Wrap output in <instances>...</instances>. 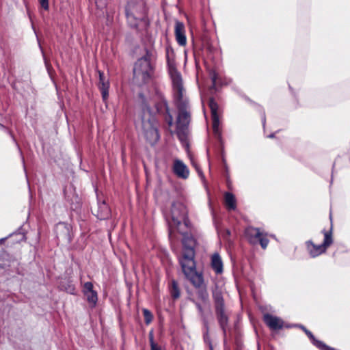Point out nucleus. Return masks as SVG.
Returning <instances> with one entry per match:
<instances>
[{
  "label": "nucleus",
  "mask_w": 350,
  "mask_h": 350,
  "mask_svg": "<svg viewBox=\"0 0 350 350\" xmlns=\"http://www.w3.org/2000/svg\"><path fill=\"white\" fill-rule=\"evenodd\" d=\"M170 75L172 79L174 103L178 108L177 130L178 134L185 133L190 120V106L187 98L185 96L181 75L174 68L170 67Z\"/></svg>",
  "instance_id": "1"
},
{
  "label": "nucleus",
  "mask_w": 350,
  "mask_h": 350,
  "mask_svg": "<svg viewBox=\"0 0 350 350\" xmlns=\"http://www.w3.org/2000/svg\"><path fill=\"white\" fill-rule=\"evenodd\" d=\"M183 252L179 257V263L185 277L197 288L202 286L203 276L198 273L196 269L195 247L196 241L193 237L188 233L184 234L182 239Z\"/></svg>",
  "instance_id": "2"
},
{
  "label": "nucleus",
  "mask_w": 350,
  "mask_h": 350,
  "mask_svg": "<svg viewBox=\"0 0 350 350\" xmlns=\"http://www.w3.org/2000/svg\"><path fill=\"white\" fill-rule=\"evenodd\" d=\"M136 126L141 129L143 135L150 145L153 146L159 141L160 136L157 118L150 107L145 103L142 105Z\"/></svg>",
  "instance_id": "3"
},
{
  "label": "nucleus",
  "mask_w": 350,
  "mask_h": 350,
  "mask_svg": "<svg viewBox=\"0 0 350 350\" xmlns=\"http://www.w3.org/2000/svg\"><path fill=\"white\" fill-rule=\"evenodd\" d=\"M125 14L127 23L131 28L140 31L148 27V21L144 0L129 1L125 8Z\"/></svg>",
  "instance_id": "4"
},
{
  "label": "nucleus",
  "mask_w": 350,
  "mask_h": 350,
  "mask_svg": "<svg viewBox=\"0 0 350 350\" xmlns=\"http://www.w3.org/2000/svg\"><path fill=\"white\" fill-rule=\"evenodd\" d=\"M152 53L146 49L145 55L139 58L133 68V77L139 85L149 83L154 72V66L152 63Z\"/></svg>",
  "instance_id": "5"
},
{
  "label": "nucleus",
  "mask_w": 350,
  "mask_h": 350,
  "mask_svg": "<svg viewBox=\"0 0 350 350\" xmlns=\"http://www.w3.org/2000/svg\"><path fill=\"white\" fill-rule=\"evenodd\" d=\"M332 230V227L331 226L328 231L325 230H322L324 234V240L320 245H316L310 240L306 242L307 250L311 257L315 258L325 253L327 248L332 244L333 239Z\"/></svg>",
  "instance_id": "6"
},
{
  "label": "nucleus",
  "mask_w": 350,
  "mask_h": 350,
  "mask_svg": "<svg viewBox=\"0 0 350 350\" xmlns=\"http://www.w3.org/2000/svg\"><path fill=\"white\" fill-rule=\"evenodd\" d=\"M182 222L187 226L188 222L187 210L181 202H176L172 204L170 226L178 227Z\"/></svg>",
  "instance_id": "7"
},
{
  "label": "nucleus",
  "mask_w": 350,
  "mask_h": 350,
  "mask_svg": "<svg viewBox=\"0 0 350 350\" xmlns=\"http://www.w3.org/2000/svg\"><path fill=\"white\" fill-rule=\"evenodd\" d=\"M245 234L249 241L255 243L257 239L262 249H266L269 244V239L267 238V234L263 233L258 228L249 227L245 230Z\"/></svg>",
  "instance_id": "8"
},
{
  "label": "nucleus",
  "mask_w": 350,
  "mask_h": 350,
  "mask_svg": "<svg viewBox=\"0 0 350 350\" xmlns=\"http://www.w3.org/2000/svg\"><path fill=\"white\" fill-rule=\"evenodd\" d=\"M208 106L211 112L213 130L214 134L217 137H221V131L219 130V118L218 115L219 106L213 98H211L209 99Z\"/></svg>",
  "instance_id": "9"
},
{
  "label": "nucleus",
  "mask_w": 350,
  "mask_h": 350,
  "mask_svg": "<svg viewBox=\"0 0 350 350\" xmlns=\"http://www.w3.org/2000/svg\"><path fill=\"white\" fill-rule=\"evenodd\" d=\"M55 232L57 239L68 243L71 242L70 227L68 224L64 222L58 223L55 226Z\"/></svg>",
  "instance_id": "10"
},
{
  "label": "nucleus",
  "mask_w": 350,
  "mask_h": 350,
  "mask_svg": "<svg viewBox=\"0 0 350 350\" xmlns=\"http://www.w3.org/2000/svg\"><path fill=\"white\" fill-rule=\"evenodd\" d=\"M263 321L272 330L281 329L284 325V322L280 318L268 313L263 315Z\"/></svg>",
  "instance_id": "11"
},
{
  "label": "nucleus",
  "mask_w": 350,
  "mask_h": 350,
  "mask_svg": "<svg viewBox=\"0 0 350 350\" xmlns=\"http://www.w3.org/2000/svg\"><path fill=\"white\" fill-rule=\"evenodd\" d=\"M172 170L178 178L187 179L189 177V170L187 166L179 159L174 161Z\"/></svg>",
  "instance_id": "12"
},
{
  "label": "nucleus",
  "mask_w": 350,
  "mask_h": 350,
  "mask_svg": "<svg viewBox=\"0 0 350 350\" xmlns=\"http://www.w3.org/2000/svg\"><path fill=\"white\" fill-rule=\"evenodd\" d=\"M83 294L86 297L88 302L94 307L98 301L97 293L93 289V284L87 282L83 285Z\"/></svg>",
  "instance_id": "13"
},
{
  "label": "nucleus",
  "mask_w": 350,
  "mask_h": 350,
  "mask_svg": "<svg viewBox=\"0 0 350 350\" xmlns=\"http://www.w3.org/2000/svg\"><path fill=\"white\" fill-rule=\"evenodd\" d=\"M212 297L214 301L215 310L224 309L225 302L223 296L222 290L215 286L212 291Z\"/></svg>",
  "instance_id": "14"
},
{
  "label": "nucleus",
  "mask_w": 350,
  "mask_h": 350,
  "mask_svg": "<svg viewBox=\"0 0 350 350\" xmlns=\"http://www.w3.org/2000/svg\"><path fill=\"white\" fill-rule=\"evenodd\" d=\"M158 113L163 114L164 119L169 126L173 124V117L170 112L169 107L166 100H163L156 105Z\"/></svg>",
  "instance_id": "15"
},
{
  "label": "nucleus",
  "mask_w": 350,
  "mask_h": 350,
  "mask_svg": "<svg viewBox=\"0 0 350 350\" xmlns=\"http://www.w3.org/2000/svg\"><path fill=\"white\" fill-rule=\"evenodd\" d=\"M175 36L178 44L180 46H185L187 43L184 24L176 21L175 24Z\"/></svg>",
  "instance_id": "16"
},
{
  "label": "nucleus",
  "mask_w": 350,
  "mask_h": 350,
  "mask_svg": "<svg viewBox=\"0 0 350 350\" xmlns=\"http://www.w3.org/2000/svg\"><path fill=\"white\" fill-rule=\"evenodd\" d=\"M215 314L217 317V319L218 321L219 325L221 329L223 331V334L224 337L226 336V327L228 324V317L225 312L224 309H219L215 310Z\"/></svg>",
  "instance_id": "17"
},
{
  "label": "nucleus",
  "mask_w": 350,
  "mask_h": 350,
  "mask_svg": "<svg viewBox=\"0 0 350 350\" xmlns=\"http://www.w3.org/2000/svg\"><path fill=\"white\" fill-rule=\"evenodd\" d=\"M211 267L217 273L223 272V262L220 255L216 252L211 256Z\"/></svg>",
  "instance_id": "18"
},
{
  "label": "nucleus",
  "mask_w": 350,
  "mask_h": 350,
  "mask_svg": "<svg viewBox=\"0 0 350 350\" xmlns=\"http://www.w3.org/2000/svg\"><path fill=\"white\" fill-rule=\"evenodd\" d=\"M110 215V209L105 201L98 203V213L96 217L100 219H105Z\"/></svg>",
  "instance_id": "19"
},
{
  "label": "nucleus",
  "mask_w": 350,
  "mask_h": 350,
  "mask_svg": "<svg viewBox=\"0 0 350 350\" xmlns=\"http://www.w3.org/2000/svg\"><path fill=\"white\" fill-rule=\"evenodd\" d=\"M224 199L228 210H234L236 208V199L232 193L226 192L224 195Z\"/></svg>",
  "instance_id": "20"
},
{
  "label": "nucleus",
  "mask_w": 350,
  "mask_h": 350,
  "mask_svg": "<svg viewBox=\"0 0 350 350\" xmlns=\"http://www.w3.org/2000/svg\"><path fill=\"white\" fill-rule=\"evenodd\" d=\"M297 326L300 327L305 332L307 336L310 338L312 345H314L317 348H318L323 341L317 340L312 334V333L308 329H307L304 325H297Z\"/></svg>",
  "instance_id": "21"
},
{
  "label": "nucleus",
  "mask_w": 350,
  "mask_h": 350,
  "mask_svg": "<svg viewBox=\"0 0 350 350\" xmlns=\"http://www.w3.org/2000/svg\"><path fill=\"white\" fill-rule=\"evenodd\" d=\"M170 293L172 297L174 299L179 298L180 295V292L179 287L178 286V283L174 280L172 281L171 286H170Z\"/></svg>",
  "instance_id": "22"
},
{
  "label": "nucleus",
  "mask_w": 350,
  "mask_h": 350,
  "mask_svg": "<svg viewBox=\"0 0 350 350\" xmlns=\"http://www.w3.org/2000/svg\"><path fill=\"white\" fill-rule=\"evenodd\" d=\"M192 301L193 302V304H195L198 311V313L200 316V318L202 319V323H203V326H206L207 325V323L208 322V319H207V317L206 316L204 312V310H203V308L202 306V305L195 301V300H192Z\"/></svg>",
  "instance_id": "23"
},
{
  "label": "nucleus",
  "mask_w": 350,
  "mask_h": 350,
  "mask_svg": "<svg viewBox=\"0 0 350 350\" xmlns=\"http://www.w3.org/2000/svg\"><path fill=\"white\" fill-rule=\"evenodd\" d=\"M203 339L204 342L208 345L209 350H213L211 339L209 336L208 322L207 323L206 326H204Z\"/></svg>",
  "instance_id": "24"
},
{
  "label": "nucleus",
  "mask_w": 350,
  "mask_h": 350,
  "mask_svg": "<svg viewBox=\"0 0 350 350\" xmlns=\"http://www.w3.org/2000/svg\"><path fill=\"white\" fill-rule=\"evenodd\" d=\"M98 88L101 92L103 100L104 101L107 100L109 97V82L98 84Z\"/></svg>",
  "instance_id": "25"
},
{
  "label": "nucleus",
  "mask_w": 350,
  "mask_h": 350,
  "mask_svg": "<svg viewBox=\"0 0 350 350\" xmlns=\"http://www.w3.org/2000/svg\"><path fill=\"white\" fill-rule=\"evenodd\" d=\"M198 297L203 302L206 303L208 300V293L204 287H200L198 288L197 293Z\"/></svg>",
  "instance_id": "26"
},
{
  "label": "nucleus",
  "mask_w": 350,
  "mask_h": 350,
  "mask_svg": "<svg viewBox=\"0 0 350 350\" xmlns=\"http://www.w3.org/2000/svg\"><path fill=\"white\" fill-rule=\"evenodd\" d=\"M92 2L95 3L96 7L98 10L102 12V14H104L103 10L106 9L107 1L106 0H91Z\"/></svg>",
  "instance_id": "27"
},
{
  "label": "nucleus",
  "mask_w": 350,
  "mask_h": 350,
  "mask_svg": "<svg viewBox=\"0 0 350 350\" xmlns=\"http://www.w3.org/2000/svg\"><path fill=\"white\" fill-rule=\"evenodd\" d=\"M142 312L146 324L149 325L152 321L153 319L152 314L149 310L146 308H144Z\"/></svg>",
  "instance_id": "28"
},
{
  "label": "nucleus",
  "mask_w": 350,
  "mask_h": 350,
  "mask_svg": "<svg viewBox=\"0 0 350 350\" xmlns=\"http://www.w3.org/2000/svg\"><path fill=\"white\" fill-rule=\"evenodd\" d=\"M209 76L212 81V85L211 88L216 89L217 85V77L218 75L217 72L215 70H211L209 72Z\"/></svg>",
  "instance_id": "29"
},
{
  "label": "nucleus",
  "mask_w": 350,
  "mask_h": 350,
  "mask_svg": "<svg viewBox=\"0 0 350 350\" xmlns=\"http://www.w3.org/2000/svg\"><path fill=\"white\" fill-rule=\"evenodd\" d=\"M174 55L173 49L171 47L167 46L166 48V58L169 65H170V59Z\"/></svg>",
  "instance_id": "30"
},
{
  "label": "nucleus",
  "mask_w": 350,
  "mask_h": 350,
  "mask_svg": "<svg viewBox=\"0 0 350 350\" xmlns=\"http://www.w3.org/2000/svg\"><path fill=\"white\" fill-rule=\"evenodd\" d=\"M39 3H40L41 7L44 10H49V0H39Z\"/></svg>",
  "instance_id": "31"
},
{
  "label": "nucleus",
  "mask_w": 350,
  "mask_h": 350,
  "mask_svg": "<svg viewBox=\"0 0 350 350\" xmlns=\"http://www.w3.org/2000/svg\"><path fill=\"white\" fill-rule=\"evenodd\" d=\"M318 349L320 350H337L333 347L327 345L323 342H321V344L319 346Z\"/></svg>",
  "instance_id": "32"
},
{
  "label": "nucleus",
  "mask_w": 350,
  "mask_h": 350,
  "mask_svg": "<svg viewBox=\"0 0 350 350\" xmlns=\"http://www.w3.org/2000/svg\"><path fill=\"white\" fill-rule=\"evenodd\" d=\"M99 73V82L98 84H102L103 83L109 82V80L107 79L104 75L103 72L98 71Z\"/></svg>",
  "instance_id": "33"
},
{
  "label": "nucleus",
  "mask_w": 350,
  "mask_h": 350,
  "mask_svg": "<svg viewBox=\"0 0 350 350\" xmlns=\"http://www.w3.org/2000/svg\"><path fill=\"white\" fill-rule=\"evenodd\" d=\"M150 345L151 350H161V347L155 342H150Z\"/></svg>",
  "instance_id": "34"
},
{
  "label": "nucleus",
  "mask_w": 350,
  "mask_h": 350,
  "mask_svg": "<svg viewBox=\"0 0 350 350\" xmlns=\"http://www.w3.org/2000/svg\"><path fill=\"white\" fill-rule=\"evenodd\" d=\"M148 336H149L150 343L152 342H154V334H153V331L152 330L149 332Z\"/></svg>",
  "instance_id": "35"
},
{
  "label": "nucleus",
  "mask_w": 350,
  "mask_h": 350,
  "mask_svg": "<svg viewBox=\"0 0 350 350\" xmlns=\"http://www.w3.org/2000/svg\"><path fill=\"white\" fill-rule=\"evenodd\" d=\"M68 291L70 294H74L75 287H74L72 285H69V287H68Z\"/></svg>",
  "instance_id": "36"
},
{
  "label": "nucleus",
  "mask_w": 350,
  "mask_h": 350,
  "mask_svg": "<svg viewBox=\"0 0 350 350\" xmlns=\"http://www.w3.org/2000/svg\"><path fill=\"white\" fill-rule=\"evenodd\" d=\"M265 122H266L265 113L263 111L262 113V123L263 126H265Z\"/></svg>",
  "instance_id": "37"
},
{
  "label": "nucleus",
  "mask_w": 350,
  "mask_h": 350,
  "mask_svg": "<svg viewBox=\"0 0 350 350\" xmlns=\"http://www.w3.org/2000/svg\"><path fill=\"white\" fill-rule=\"evenodd\" d=\"M14 234H17V232H15V233H13ZM12 236V234H10L9 236L5 237V238H2V239H0V244H2L3 243H4V241L9 237H11Z\"/></svg>",
  "instance_id": "38"
},
{
  "label": "nucleus",
  "mask_w": 350,
  "mask_h": 350,
  "mask_svg": "<svg viewBox=\"0 0 350 350\" xmlns=\"http://www.w3.org/2000/svg\"><path fill=\"white\" fill-rule=\"evenodd\" d=\"M9 133H10V134L11 137H12L13 140H14V142H16V140H15V139H14V136H13L12 133L11 132H9ZM15 143H16V146H17V147H18V150H19V151H20L21 154H22V152H21V149H20V148H19L18 144L16 142H15Z\"/></svg>",
  "instance_id": "39"
},
{
  "label": "nucleus",
  "mask_w": 350,
  "mask_h": 350,
  "mask_svg": "<svg viewBox=\"0 0 350 350\" xmlns=\"http://www.w3.org/2000/svg\"><path fill=\"white\" fill-rule=\"evenodd\" d=\"M222 161H223L224 164L225 165V167H226V171H228V167H227L226 163V159L224 158H223Z\"/></svg>",
  "instance_id": "40"
},
{
  "label": "nucleus",
  "mask_w": 350,
  "mask_h": 350,
  "mask_svg": "<svg viewBox=\"0 0 350 350\" xmlns=\"http://www.w3.org/2000/svg\"><path fill=\"white\" fill-rule=\"evenodd\" d=\"M274 136H275V133H271L269 135H268L267 137L269 138H273V137H274Z\"/></svg>",
  "instance_id": "41"
},
{
  "label": "nucleus",
  "mask_w": 350,
  "mask_h": 350,
  "mask_svg": "<svg viewBox=\"0 0 350 350\" xmlns=\"http://www.w3.org/2000/svg\"><path fill=\"white\" fill-rule=\"evenodd\" d=\"M19 234H20V235H21V240H22V239H24V238H25V235H24L23 234H21V233H19Z\"/></svg>",
  "instance_id": "42"
},
{
  "label": "nucleus",
  "mask_w": 350,
  "mask_h": 350,
  "mask_svg": "<svg viewBox=\"0 0 350 350\" xmlns=\"http://www.w3.org/2000/svg\"><path fill=\"white\" fill-rule=\"evenodd\" d=\"M22 161H23V163H24V158L22 157Z\"/></svg>",
  "instance_id": "43"
},
{
  "label": "nucleus",
  "mask_w": 350,
  "mask_h": 350,
  "mask_svg": "<svg viewBox=\"0 0 350 350\" xmlns=\"http://www.w3.org/2000/svg\"><path fill=\"white\" fill-rule=\"evenodd\" d=\"M271 237H273V238H274V239L275 238V235H271Z\"/></svg>",
  "instance_id": "44"
}]
</instances>
